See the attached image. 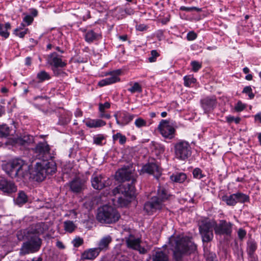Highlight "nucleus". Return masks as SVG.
<instances>
[{
  "instance_id": "obj_64",
  "label": "nucleus",
  "mask_w": 261,
  "mask_h": 261,
  "mask_svg": "<svg viewBox=\"0 0 261 261\" xmlns=\"http://www.w3.org/2000/svg\"><path fill=\"white\" fill-rule=\"evenodd\" d=\"M56 245L59 248L63 249V248H65V247H64V245L63 244V243L61 242H60V241H58L57 242V245Z\"/></svg>"
},
{
  "instance_id": "obj_56",
  "label": "nucleus",
  "mask_w": 261,
  "mask_h": 261,
  "mask_svg": "<svg viewBox=\"0 0 261 261\" xmlns=\"http://www.w3.org/2000/svg\"><path fill=\"white\" fill-rule=\"evenodd\" d=\"M197 37V35L194 31H190L187 34V39L188 41H193Z\"/></svg>"
},
{
  "instance_id": "obj_10",
  "label": "nucleus",
  "mask_w": 261,
  "mask_h": 261,
  "mask_svg": "<svg viewBox=\"0 0 261 261\" xmlns=\"http://www.w3.org/2000/svg\"><path fill=\"white\" fill-rule=\"evenodd\" d=\"M232 225L231 222L225 220H220L219 223L216 221L215 233L217 235L230 236L232 231Z\"/></svg>"
},
{
  "instance_id": "obj_24",
  "label": "nucleus",
  "mask_w": 261,
  "mask_h": 261,
  "mask_svg": "<svg viewBox=\"0 0 261 261\" xmlns=\"http://www.w3.org/2000/svg\"><path fill=\"white\" fill-rule=\"evenodd\" d=\"M98 256L97 248H90L85 250L82 254L84 259H93Z\"/></svg>"
},
{
  "instance_id": "obj_1",
  "label": "nucleus",
  "mask_w": 261,
  "mask_h": 261,
  "mask_svg": "<svg viewBox=\"0 0 261 261\" xmlns=\"http://www.w3.org/2000/svg\"><path fill=\"white\" fill-rule=\"evenodd\" d=\"M36 156L40 161L36 162L31 176L34 180L41 182L48 175L57 171V164L50 154V147L46 142H39L34 149Z\"/></svg>"
},
{
  "instance_id": "obj_13",
  "label": "nucleus",
  "mask_w": 261,
  "mask_h": 261,
  "mask_svg": "<svg viewBox=\"0 0 261 261\" xmlns=\"http://www.w3.org/2000/svg\"><path fill=\"white\" fill-rule=\"evenodd\" d=\"M126 245L128 248L138 251L141 254H145L147 250L141 246V239L135 237L134 235L130 234L128 237H125Z\"/></svg>"
},
{
  "instance_id": "obj_61",
  "label": "nucleus",
  "mask_w": 261,
  "mask_h": 261,
  "mask_svg": "<svg viewBox=\"0 0 261 261\" xmlns=\"http://www.w3.org/2000/svg\"><path fill=\"white\" fill-rule=\"evenodd\" d=\"M5 114V107L0 104V117Z\"/></svg>"
},
{
  "instance_id": "obj_48",
  "label": "nucleus",
  "mask_w": 261,
  "mask_h": 261,
  "mask_svg": "<svg viewBox=\"0 0 261 261\" xmlns=\"http://www.w3.org/2000/svg\"><path fill=\"white\" fill-rule=\"evenodd\" d=\"M135 124L136 126L138 128H140L143 126H146L147 125V122L140 117L136 119L135 121Z\"/></svg>"
},
{
  "instance_id": "obj_19",
  "label": "nucleus",
  "mask_w": 261,
  "mask_h": 261,
  "mask_svg": "<svg viewBox=\"0 0 261 261\" xmlns=\"http://www.w3.org/2000/svg\"><path fill=\"white\" fill-rule=\"evenodd\" d=\"M70 189L73 193H80L85 188V181L76 177L69 183Z\"/></svg>"
},
{
  "instance_id": "obj_4",
  "label": "nucleus",
  "mask_w": 261,
  "mask_h": 261,
  "mask_svg": "<svg viewBox=\"0 0 261 261\" xmlns=\"http://www.w3.org/2000/svg\"><path fill=\"white\" fill-rule=\"evenodd\" d=\"M170 194L163 187H159L156 196H153L149 201L145 202L144 210L151 215L157 210H162L164 206L163 203L168 199Z\"/></svg>"
},
{
  "instance_id": "obj_46",
  "label": "nucleus",
  "mask_w": 261,
  "mask_h": 261,
  "mask_svg": "<svg viewBox=\"0 0 261 261\" xmlns=\"http://www.w3.org/2000/svg\"><path fill=\"white\" fill-rule=\"evenodd\" d=\"M92 186L96 190H98V175L95 172L92 176L91 179Z\"/></svg>"
},
{
  "instance_id": "obj_60",
  "label": "nucleus",
  "mask_w": 261,
  "mask_h": 261,
  "mask_svg": "<svg viewBox=\"0 0 261 261\" xmlns=\"http://www.w3.org/2000/svg\"><path fill=\"white\" fill-rule=\"evenodd\" d=\"M146 26L144 24H140L137 27V29L140 31H143L146 30Z\"/></svg>"
},
{
  "instance_id": "obj_45",
  "label": "nucleus",
  "mask_w": 261,
  "mask_h": 261,
  "mask_svg": "<svg viewBox=\"0 0 261 261\" xmlns=\"http://www.w3.org/2000/svg\"><path fill=\"white\" fill-rule=\"evenodd\" d=\"M193 175L194 178L199 179H201L205 176V175L202 173V170L198 168H196L193 170Z\"/></svg>"
},
{
  "instance_id": "obj_54",
  "label": "nucleus",
  "mask_w": 261,
  "mask_h": 261,
  "mask_svg": "<svg viewBox=\"0 0 261 261\" xmlns=\"http://www.w3.org/2000/svg\"><path fill=\"white\" fill-rule=\"evenodd\" d=\"M246 108V106L241 101H239L234 107V109L237 112H241Z\"/></svg>"
},
{
  "instance_id": "obj_42",
  "label": "nucleus",
  "mask_w": 261,
  "mask_h": 261,
  "mask_svg": "<svg viewBox=\"0 0 261 261\" xmlns=\"http://www.w3.org/2000/svg\"><path fill=\"white\" fill-rule=\"evenodd\" d=\"M96 34L93 31H88L85 35L86 41L88 42H92L96 38Z\"/></svg>"
},
{
  "instance_id": "obj_11",
  "label": "nucleus",
  "mask_w": 261,
  "mask_h": 261,
  "mask_svg": "<svg viewBox=\"0 0 261 261\" xmlns=\"http://www.w3.org/2000/svg\"><path fill=\"white\" fill-rule=\"evenodd\" d=\"M158 128L164 138L172 139L174 137L175 129L172 125H170L168 121L162 120Z\"/></svg>"
},
{
  "instance_id": "obj_50",
  "label": "nucleus",
  "mask_w": 261,
  "mask_h": 261,
  "mask_svg": "<svg viewBox=\"0 0 261 261\" xmlns=\"http://www.w3.org/2000/svg\"><path fill=\"white\" fill-rule=\"evenodd\" d=\"M180 10L184 11L186 12H191L193 11H196L197 12L201 11V9L196 7H187L185 6H181L180 7Z\"/></svg>"
},
{
  "instance_id": "obj_7",
  "label": "nucleus",
  "mask_w": 261,
  "mask_h": 261,
  "mask_svg": "<svg viewBox=\"0 0 261 261\" xmlns=\"http://www.w3.org/2000/svg\"><path fill=\"white\" fill-rule=\"evenodd\" d=\"M120 216L113 207L104 205L99 208V222L106 223H113L117 221Z\"/></svg>"
},
{
  "instance_id": "obj_21",
  "label": "nucleus",
  "mask_w": 261,
  "mask_h": 261,
  "mask_svg": "<svg viewBox=\"0 0 261 261\" xmlns=\"http://www.w3.org/2000/svg\"><path fill=\"white\" fill-rule=\"evenodd\" d=\"M111 107V103L106 101L103 103L99 102V118L109 119L111 114L109 109Z\"/></svg>"
},
{
  "instance_id": "obj_33",
  "label": "nucleus",
  "mask_w": 261,
  "mask_h": 261,
  "mask_svg": "<svg viewBox=\"0 0 261 261\" xmlns=\"http://www.w3.org/2000/svg\"><path fill=\"white\" fill-rule=\"evenodd\" d=\"M184 85L185 87H192L193 85L196 82V79L192 75H186L183 78Z\"/></svg>"
},
{
  "instance_id": "obj_41",
  "label": "nucleus",
  "mask_w": 261,
  "mask_h": 261,
  "mask_svg": "<svg viewBox=\"0 0 261 261\" xmlns=\"http://www.w3.org/2000/svg\"><path fill=\"white\" fill-rule=\"evenodd\" d=\"M87 126L90 128H95L98 127V120L87 119L84 121Z\"/></svg>"
},
{
  "instance_id": "obj_6",
  "label": "nucleus",
  "mask_w": 261,
  "mask_h": 261,
  "mask_svg": "<svg viewBox=\"0 0 261 261\" xmlns=\"http://www.w3.org/2000/svg\"><path fill=\"white\" fill-rule=\"evenodd\" d=\"M216 220L213 219L204 218L199 223V231L203 243L211 242L214 238Z\"/></svg>"
},
{
  "instance_id": "obj_5",
  "label": "nucleus",
  "mask_w": 261,
  "mask_h": 261,
  "mask_svg": "<svg viewBox=\"0 0 261 261\" xmlns=\"http://www.w3.org/2000/svg\"><path fill=\"white\" fill-rule=\"evenodd\" d=\"M6 173L11 178H22L27 173L28 165L20 158H16L7 163L3 167Z\"/></svg>"
},
{
  "instance_id": "obj_16",
  "label": "nucleus",
  "mask_w": 261,
  "mask_h": 261,
  "mask_svg": "<svg viewBox=\"0 0 261 261\" xmlns=\"http://www.w3.org/2000/svg\"><path fill=\"white\" fill-rule=\"evenodd\" d=\"M121 73V70L120 69L113 71L111 72H107L106 73V75L110 74L111 77H107L103 79L99 82V86L102 87L106 85L112 84L115 83L120 81V78L118 77Z\"/></svg>"
},
{
  "instance_id": "obj_53",
  "label": "nucleus",
  "mask_w": 261,
  "mask_h": 261,
  "mask_svg": "<svg viewBox=\"0 0 261 261\" xmlns=\"http://www.w3.org/2000/svg\"><path fill=\"white\" fill-rule=\"evenodd\" d=\"M226 119L228 123H231L234 121L236 124L239 123L241 121V118L240 117L235 118L231 115L227 116L226 117Z\"/></svg>"
},
{
  "instance_id": "obj_58",
  "label": "nucleus",
  "mask_w": 261,
  "mask_h": 261,
  "mask_svg": "<svg viewBox=\"0 0 261 261\" xmlns=\"http://www.w3.org/2000/svg\"><path fill=\"white\" fill-rule=\"evenodd\" d=\"M32 58L28 57L25 59V65L27 66H29L32 64Z\"/></svg>"
},
{
  "instance_id": "obj_29",
  "label": "nucleus",
  "mask_w": 261,
  "mask_h": 261,
  "mask_svg": "<svg viewBox=\"0 0 261 261\" xmlns=\"http://www.w3.org/2000/svg\"><path fill=\"white\" fill-rule=\"evenodd\" d=\"M153 261H168V257L166 254L162 251H157L152 255Z\"/></svg>"
},
{
  "instance_id": "obj_36",
  "label": "nucleus",
  "mask_w": 261,
  "mask_h": 261,
  "mask_svg": "<svg viewBox=\"0 0 261 261\" xmlns=\"http://www.w3.org/2000/svg\"><path fill=\"white\" fill-rule=\"evenodd\" d=\"M20 27L18 28H16L14 30L13 34L19 37L22 38L24 37L25 35L28 32V29H25L23 31H21L23 27H25V24L22 22L20 24Z\"/></svg>"
},
{
  "instance_id": "obj_37",
  "label": "nucleus",
  "mask_w": 261,
  "mask_h": 261,
  "mask_svg": "<svg viewBox=\"0 0 261 261\" xmlns=\"http://www.w3.org/2000/svg\"><path fill=\"white\" fill-rule=\"evenodd\" d=\"M236 195V202H240V203H245L246 202H248L249 201V196L241 193V192H238L237 193H235Z\"/></svg>"
},
{
  "instance_id": "obj_40",
  "label": "nucleus",
  "mask_w": 261,
  "mask_h": 261,
  "mask_svg": "<svg viewBox=\"0 0 261 261\" xmlns=\"http://www.w3.org/2000/svg\"><path fill=\"white\" fill-rule=\"evenodd\" d=\"M127 90L133 94L136 92L141 93L142 91L141 86L137 82H135L133 85L127 89Z\"/></svg>"
},
{
  "instance_id": "obj_38",
  "label": "nucleus",
  "mask_w": 261,
  "mask_h": 261,
  "mask_svg": "<svg viewBox=\"0 0 261 261\" xmlns=\"http://www.w3.org/2000/svg\"><path fill=\"white\" fill-rule=\"evenodd\" d=\"M37 78L39 80V82H43L50 79L49 74L44 70L39 72L37 74Z\"/></svg>"
},
{
  "instance_id": "obj_20",
  "label": "nucleus",
  "mask_w": 261,
  "mask_h": 261,
  "mask_svg": "<svg viewBox=\"0 0 261 261\" xmlns=\"http://www.w3.org/2000/svg\"><path fill=\"white\" fill-rule=\"evenodd\" d=\"M143 173L152 174L156 177L161 175V171L159 166L155 163H148L144 165L141 169Z\"/></svg>"
},
{
  "instance_id": "obj_43",
  "label": "nucleus",
  "mask_w": 261,
  "mask_h": 261,
  "mask_svg": "<svg viewBox=\"0 0 261 261\" xmlns=\"http://www.w3.org/2000/svg\"><path fill=\"white\" fill-rule=\"evenodd\" d=\"M73 246L75 248H78L84 243V240L79 236H76L71 242Z\"/></svg>"
},
{
  "instance_id": "obj_59",
  "label": "nucleus",
  "mask_w": 261,
  "mask_h": 261,
  "mask_svg": "<svg viewBox=\"0 0 261 261\" xmlns=\"http://www.w3.org/2000/svg\"><path fill=\"white\" fill-rule=\"evenodd\" d=\"M82 114V111L79 109H77L74 112V115L76 117H81Z\"/></svg>"
},
{
  "instance_id": "obj_63",
  "label": "nucleus",
  "mask_w": 261,
  "mask_h": 261,
  "mask_svg": "<svg viewBox=\"0 0 261 261\" xmlns=\"http://www.w3.org/2000/svg\"><path fill=\"white\" fill-rule=\"evenodd\" d=\"M119 38L120 40H122V41H125L127 39V36L126 35L119 36Z\"/></svg>"
},
{
  "instance_id": "obj_3",
  "label": "nucleus",
  "mask_w": 261,
  "mask_h": 261,
  "mask_svg": "<svg viewBox=\"0 0 261 261\" xmlns=\"http://www.w3.org/2000/svg\"><path fill=\"white\" fill-rule=\"evenodd\" d=\"M42 223L33 225L25 234L26 241L23 243L20 251L23 254L33 253L39 250L42 244V240L39 237L43 232Z\"/></svg>"
},
{
  "instance_id": "obj_22",
  "label": "nucleus",
  "mask_w": 261,
  "mask_h": 261,
  "mask_svg": "<svg viewBox=\"0 0 261 261\" xmlns=\"http://www.w3.org/2000/svg\"><path fill=\"white\" fill-rule=\"evenodd\" d=\"M246 251L248 256L251 258H255V253L257 248V244L255 240L250 238L246 243Z\"/></svg>"
},
{
  "instance_id": "obj_31",
  "label": "nucleus",
  "mask_w": 261,
  "mask_h": 261,
  "mask_svg": "<svg viewBox=\"0 0 261 261\" xmlns=\"http://www.w3.org/2000/svg\"><path fill=\"white\" fill-rule=\"evenodd\" d=\"M222 200L225 202L229 206H234L237 204L235 194L229 196L224 195L222 197Z\"/></svg>"
},
{
  "instance_id": "obj_44",
  "label": "nucleus",
  "mask_w": 261,
  "mask_h": 261,
  "mask_svg": "<svg viewBox=\"0 0 261 261\" xmlns=\"http://www.w3.org/2000/svg\"><path fill=\"white\" fill-rule=\"evenodd\" d=\"M118 10L121 13V15L124 16L125 14L131 15L134 13V10L131 8H126L125 9L119 8H118Z\"/></svg>"
},
{
  "instance_id": "obj_26",
  "label": "nucleus",
  "mask_w": 261,
  "mask_h": 261,
  "mask_svg": "<svg viewBox=\"0 0 261 261\" xmlns=\"http://www.w3.org/2000/svg\"><path fill=\"white\" fill-rule=\"evenodd\" d=\"M12 130L6 124L0 125V139H7L12 135Z\"/></svg>"
},
{
  "instance_id": "obj_23",
  "label": "nucleus",
  "mask_w": 261,
  "mask_h": 261,
  "mask_svg": "<svg viewBox=\"0 0 261 261\" xmlns=\"http://www.w3.org/2000/svg\"><path fill=\"white\" fill-rule=\"evenodd\" d=\"M33 142V137L31 135H24L22 137L17 138L14 141V144L26 146Z\"/></svg>"
},
{
  "instance_id": "obj_25",
  "label": "nucleus",
  "mask_w": 261,
  "mask_h": 261,
  "mask_svg": "<svg viewBox=\"0 0 261 261\" xmlns=\"http://www.w3.org/2000/svg\"><path fill=\"white\" fill-rule=\"evenodd\" d=\"M11 28V24L8 22L5 24L0 23V36L4 39H7L10 36V33L8 32V30H10Z\"/></svg>"
},
{
  "instance_id": "obj_12",
  "label": "nucleus",
  "mask_w": 261,
  "mask_h": 261,
  "mask_svg": "<svg viewBox=\"0 0 261 261\" xmlns=\"http://www.w3.org/2000/svg\"><path fill=\"white\" fill-rule=\"evenodd\" d=\"M115 178L119 181H129L135 179L132 167L124 166L118 169L115 173Z\"/></svg>"
},
{
  "instance_id": "obj_9",
  "label": "nucleus",
  "mask_w": 261,
  "mask_h": 261,
  "mask_svg": "<svg viewBox=\"0 0 261 261\" xmlns=\"http://www.w3.org/2000/svg\"><path fill=\"white\" fill-rule=\"evenodd\" d=\"M135 179H133L130 184L125 183L121 184L114 188L112 191V193L116 196L117 194H121L123 196L133 198L135 194V188L134 182Z\"/></svg>"
},
{
  "instance_id": "obj_52",
  "label": "nucleus",
  "mask_w": 261,
  "mask_h": 261,
  "mask_svg": "<svg viewBox=\"0 0 261 261\" xmlns=\"http://www.w3.org/2000/svg\"><path fill=\"white\" fill-rule=\"evenodd\" d=\"M159 56V54L156 50H152L151 51V57L148 58V61L150 62H154L156 60V58Z\"/></svg>"
},
{
  "instance_id": "obj_47",
  "label": "nucleus",
  "mask_w": 261,
  "mask_h": 261,
  "mask_svg": "<svg viewBox=\"0 0 261 261\" xmlns=\"http://www.w3.org/2000/svg\"><path fill=\"white\" fill-rule=\"evenodd\" d=\"M191 65L192 70L195 72H197L202 67V64L197 61H192L191 62Z\"/></svg>"
},
{
  "instance_id": "obj_35",
  "label": "nucleus",
  "mask_w": 261,
  "mask_h": 261,
  "mask_svg": "<svg viewBox=\"0 0 261 261\" xmlns=\"http://www.w3.org/2000/svg\"><path fill=\"white\" fill-rule=\"evenodd\" d=\"M186 178L187 175L184 173H176L171 176V179L172 181L179 183L183 182Z\"/></svg>"
},
{
  "instance_id": "obj_2",
  "label": "nucleus",
  "mask_w": 261,
  "mask_h": 261,
  "mask_svg": "<svg viewBox=\"0 0 261 261\" xmlns=\"http://www.w3.org/2000/svg\"><path fill=\"white\" fill-rule=\"evenodd\" d=\"M171 249L176 261H180L184 255L190 254L197 249V245L188 238L180 236H171L169 239Z\"/></svg>"
},
{
  "instance_id": "obj_28",
  "label": "nucleus",
  "mask_w": 261,
  "mask_h": 261,
  "mask_svg": "<svg viewBox=\"0 0 261 261\" xmlns=\"http://www.w3.org/2000/svg\"><path fill=\"white\" fill-rule=\"evenodd\" d=\"M72 117V114L70 112L66 113L65 114L62 115L59 118L58 124L60 125H65L68 124Z\"/></svg>"
},
{
  "instance_id": "obj_27",
  "label": "nucleus",
  "mask_w": 261,
  "mask_h": 261,
  "mask_svg": "<svg viewBox=\"0 0 261 261\" xmlns=\"http://www.w3.org/2000/svg\"><path fill=\"white\" fill-rule=\"evenodd\" d=\"M112 241V238L108 236L103 237L99 242V252L101 250H106L108 248L109 244Z\"/></svg>"
},
{
  "instance_id": "obj_32",
  "label": "nucleus",
  "mask_w": 261,
  "mask_h": 261,
  "mask_svg": "<svg viewBox=\"0 0 261 261\" xmlns=\"http://www.w3.org/2000/svg\"><path fill=\"white\" fill-rule=\"evenodd\" d=\"M28 201V196L23 191H20L18 196L15 199V203L19 206H21Z\"/></svg>"
},
{
  "instance_id": "obj_17",
  "label": "nucleus",
  "mask_w": 261,
  "mask_h": 261,
  "mask_svg": "<svg viewBox=\"0 0 261 261\" xmlns=\"http://www.w3.org/2000/svg\"><path fill=\"white\" fill-rule=\"evenodd\" d=\"M0 190L8 194L12 193L17 191V187L12 181L5 178H1Z\"/></svg>"
},
{
  "instance_id": "obj_55",
  "label": "nucleus",
  "mask_w": 261,
  "mask_h": 261,
  "mask_svg": "<svg viewBox=\"0 0 261 261\" xmlns=\"http://www.w3.org/2000/svg\"><path fill=\"white\" fill-rule=\"evenodd\" d=\"M34 18L30 15H27L23 18V22L25 23L26 25H30L33 21Z\"/></svg>"
},
{
  "instance_id": "obj_34",
  "label": "nucleus",
  "mask_w": 261,
  "mask_h": 261,
  "mask_svg": "<svg viewBox=\"0 0 261 261\" xmlns=\"http://www.w3.org/2000/svg\"><path fill=\"white\" fill-rule=\"evenodd\" d=\"M117 198L118 205L121 207L127 206L131 202L132 199L130 197L123 196L122 195L118 197Z\"/></svg>"
},
{
  "instance_id": "obj_51",
  "label": "nucleus",
  "mask_w": 261,
  "mask_h": 261,
  "mask_svg": "<svg viewBox=\"0 0 261 261\" xmlns=\"http://www.w3.org/2000/svg\"><path fill=\"white\" fill-rule=\"evenodd\" d=\"M59 68L60 67H52L53 73L56 76H62L65 74V72L59 69Z\"/></svg>"
},
{
  "instance_id": "obj_15",
  "label": "nucleus",
  "mask_w": 261,
  "mask_h": 261,
  "mask_svg": "<svg viewBox=\"0 0 261 261\" xmlns=\"http://www.w3.org/2000/svg\"><path fill=\"white\" fill-rule=\"evenodd\" d=\"M217 104V99L215 97H206L200 100V105L205 113H208L213 110Z\"/></svg>"
},
{
  "instance_id": "obj_18",
  "label": "nucleus",
  "mask_w": 261,
  "mask_h": 261,
  "mask_svg": "<svg viewBox=\"0 0 261 261\" xmlns=\"http://www.w3.org/2000/svg\"><path fill=\"white\" fill-rule=\"evenodd\" d=\"M47 61L52 67L63 68L67 65V63L65 61H63L60 56L56 52H54L48 56Z\"/></svg>"
},
{
  "instance_id": "obj_39",
  "label": "nucleus",
  "mask_w": 261,
  "mask_h": 261,
  "mask_svg": "<svg viewBox=\"0 0 261 261\" xmlns=\"http://www.w3.org/2000/svg\"><path fill=\"white\" fill-rule=\"evenodd\" d=\"M113 141H116L118 140L119 143L121 145H123L126 141V138L120 133H117L113 136Z\"/></svg>"
},
{
  "instance_id": "obj_14",
  "label": "nucleus",
  "mask_w": 261,
  "mask_h": 261,
  "mask_svg": "<svg viewBox=\"0 0 261 261\" xmlns=\"http://www.w3.org/2000/svg\"><path fill=\"white\" fill-rule=\"evenodd\" d=\"M135 115L124 111H118L114 115V117L118 125L124 126L130 122Z\"/></svg>"
},
{
  "instance_id": "obj_8",
  "label": "nucleus",
  "mask_w": 261,
  "mask_h": 261,
  "mask_svg": "<svg viewBox=\"0 0 261 261\" xmlns=\"http://www.w3.org/2000/svg\"><path fill=\"white\" fill-rule=\"evenodd\" d=\"M175 157L180 161H186L192 155V147L187 141L180 140L174 144Z\"/></svg>"
},
{
  "instance_id": "obj_49",
  "label": "nucleus",
  "mask_w": 261,
  "mask_h": 261,
  "mask_svg": "<svg viewBox=\"0 0 261 261\" xmlns=\"http://www.w3.org/2000/svg\"><path fill=\"white\" fill-rule=\"evenodd\" d=\"M242 93L248 94L250 99H252L254 97V94L252 92V89L251 86L245 87L242 91Z\"/></svg>"
},
{
  "instance_id": "obj_57",
  "label": "nucleus",
  "mask_w": 261,
  "mask_h": 261,
  "mask_svg": "<svg viewBox=\"0 0 261 261\" xmlns=\"http://www.w3.org/2000/svg\"><path fill=\"white\" fill-rule=\"evenodd\" d=\"M246 233V231L243 228H240L238 231V237L241 240L245 237Z\"/></svg>"
},
{
  "instance_id": "obj_30",
  "label": "nucleus",
  "mask_w": 261,
  "mask_h": 261,
  "mask_svg": "<svg viewBox=\"0 0 261 261\" xmlns=\"http://www.w3.org/2000/svg\"><path fill=\"white\" fill-rule=\"evenodd\" d=\"M64 229L66 232L72 233L76 228V225L72 221L66 220L63 222Z\"/></svg>"
},
{
  "instance_id": "obj_62",
  "label": "nucleus",
  "mask_w": 261,
  "mask_h": 261,
  "mask_svg": "<svg viewBox=\"0 0 261 261\" xmlns=\"http://www.w3.org/2000/svg\"><path fill=\"white\" fill-rule=\"evenodd\" d=\"M255 120L261 123V113H257L255 115Z\"/></svg>"
}]
</instances>
